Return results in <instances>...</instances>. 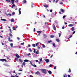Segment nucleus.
I'll use <instances>...</instances> for the list:
<instances>
[{"mask_svg":"<svg viewBox=\"0 0 77 77\" xmlns=\"http://www.w3.org/2000/svg\"><path fill=\"white\" fill-rule=\"evenodd\" d=\"M53 27L54 30H56V27H55V25H54V24H53Z\"/></svg>","mask_w":77,"mask_h":77,"instance_id":"6e6552de","label":"nucleus"},{"mask_svg":"<svg viewBox=\"0 0 77 77\" xmlns=\"http://www.w3.org/2000/svg\"><path fill=\"white\" fill-rule=\"evenodd\" d=\"M45 61L46 62H49L50 60L48 59H47L45 60Z\"/></svg>","mask_w":77,"mask_h":77,"instance_id":"9d476101","label":"nucleus"},{"mask_svg":"<svg viewBox=\"0 0 77 77\" xmlns=\"http://www.w3.org/2000/svg\"><path fill=\"white\" fill-rule=\"evenodd\" d=\"M0 61L1 62H7V61L5 59H0Z\"/></svg>","mask_w":77,"mask_h":77,"instance_id":"7ed1b4c3","label":"nucleus"},{"mask_svg":"<svg viewBox=\"0 0 77 77\" xmlns=\"http://www.w3.org/2000/svg\"><path fill=\"white\" fill-rule=\"evenodd\" d=\"M42 58H41L40 59V62H41V61H42Z\"/></svg>","mask_w":77,"mask_h":77,"instance_id":"603ef678","label":"nucleus"},{"mask_svg":"<svg viewBox=\"0 0 77 77\" xmlns=\"http://www.w3.org/2000/svg\"><path fill=\"white\" fill-rule=\"evenodd\" d=\"M75 33V31H74V32H73L72 33V34H74V33Z\"/></svg>","mask_w":77,"mask_h":77,"instance_id":"864d4df0","label":"nucleus"},{"mask_svg":"<svg viewBox=\"0 0 77 77\" xmlns=\"http://www.w3.org/2000/svg\"><path fill=\"white\" fill-rule=\"evenodd\" d=\"M63 77H67V75L65 74V75H63Z\"/></svg>","mask_w":77,"mask_h":77,"instance_id":"bb28decb","label":"nucleus"},{"mask_svg":"<svg viewBox=\"0 0 77 77\" xmlns=\"http://www.w3.org/2000/svg\"><path fill=\"white\" fill-rule=\"evenodd\" d=\"M53 46H54V47H56V45L55 44V43H53Z\"/></svg>","mask_w":77,"mask_h":77,"instance_id":"a878e982","label":"nucleus"},{"mask_svg":"<svg viewBox=\"0 0 77 77\" xmlns=\"http://www.w3.org/2000/svg\"><path fill=\"white\" fill-rule=\"evenodd\" d=\"M11 22H14V19H11Z\"/></svg>","mask_w":77,"mask_h":77,"instance_id":"dca6fc26","label":"nucleus"},{"mask_svg":"<svg viewBox=\"0 0 77 77\" xmlns=\"http://www.w3.org/2000/svg\"><path fill=\"white\" fill-rule=\"evenodd\" d=\"M48 72L49 74H50V75H51V74H52V72L50 70H49L48 71Z\"/></svg>","mask_w":77,"mask_h":77,"instance_id":"9b49d317","label":"nucleus"},{"mask_svg":"<svg viewBox=\"0 0 77 77\" xmlns=\"http://www.w3.org/2000/svg\"><path fill=\"white\" fill-rule=\"evenodd\" d=\"M15 56L17 57V58H20V56L18 55V54H15Z\"/></svg>","mask_w":77,"mask_h":77,"instance_id":"423d86ee","label":"nucleus"},{"mask_svg":"<svg viewBox=\"0 0 77 77\" xmlns=\"http://www.w3.org/2000/svg\"><path fill=\"white\" fill-rule=\"evenodd\" d=\"M58 35H59V37H60V36H61V33H59Z\"/></svg>","mask_w":77,"mask_h":77,"instance_id":"7c9ffc66","label":"nucleus"},{"mask_svg":"<svg viewBox=\"0 0 77 77\" xmlns=\"http://www.w3.org/2000/svg\"><path fill=\"white\" fill-rule=\"evenodd\" d=\"M42 47L43 48H45V46L44 45H43Z\"/></svg>","mask_w":77,"mask_h":77,"instance_id":"58836bf2","label":"nucleus"},{"mask_svg":"<svg viewBox=\"0 0 77 77\" xmlns=\"http://www.w3.org/2000/svg\"><path fill=\"white\" fill-rule=\"evenodd\" d=\"M46 70V69H42L41 71H42L43 73H44V74H45L47 73Z\"/></svg>","mask_w":77,"mask_h":77,"instance_id":"f257e3e1","label":"nucleus"},{"mask_svg":"<svg viewBox=\"0 0 77 77\" xmlns=\"http://www.w3.org/2000/svg\"><path fill=\"white\" fill-rule=\"evenodd\" d=\"M65 18V16L64 15L63 16V19H64V18Z\"/></svg>","mask_w":77,"mask_h":77,"instance_id":"de8ad7c7","label":"nucleus"},{"mask_svg":"<svg viewBox=\"0 0 77 77\" xmlns=\"http://www.w3.org/2000/svg\"><path fill=\"white\" fill-rule=\"evenodd\" d=\"M13 30H16V29L14 27H13Z\"/></svg>","mask_w":77,"mask_h":77,"instance_id":"79ce46f5","label":"nucleus"},{"mask_svg":"<svg viewBox=\"0 0 77 77\" xmlns=\"http://www.w3.org/2000/svg\"><path fill=\"white\" fill-rule=\"evenodd\" d=\"M35 52H36V49H35L34 50L33 53H35Z\"/></svg>","mask_w":77,"mask_h":77,"instance_id":"a19ab883","label":"nucleus"},{"mask_svg":"<svg viewBox=\"0 0 77 77\" xmlns=\"http://www.w3.org/2000/svg\"><path fill=\"white\" fill-rule=\"evenodd\" d=\"M10 33H12V31L11 30V29H10Z\"/></svg>","mask_w":77,"mask_h":77,"instance_id":"13d9d810","label":"nucleus"},{"mask_svg":"<svg viewBox=\"0 0 77 77\" xmlns=\"http://www.w3.org/2000/svg\"><path fill=\"white\" fill-rule=\"evenodd\" d=\"M19 60L20 61V62L21 63H22V62H23V60H22L21 59H19Z\"/></svg>","mask_w":77,"mask_h":77,"instance_id":"412c9836","label":"nucleus"},{"mask_svg":"<svg viewBox=\"0 0 77 77\" xmlns=\"http://www.w3.org/2000/svg\"><path fill=\"white\" fill-rule=\"evenodd\" d=\"M32 47H36V45H35V44H32Z\"/></svg>","mask_w":77,"mask_h":77,"instance_id":"4be33fe9","label":"nucleus"},{"mask_svg":"<svg viewBox=\"0 0 77 77\" xmlns=\"http://www.w3.org/2000/svg\"><path fill=\"white\" fill-rule=\"evenodd\" d=\"M60 14H62V12H61V11H60L59 12Z\"/></svg>","mask_w":77,"mask_h":77,"instance_id":"680f3d73","label":"nucleus"},{"mask_svg":"<svg viewBox=\"0 0 77 77\" xmlns=\"http://www.w3.org/2000/svg\"><path fill=\"white\" fill-rule=\"evenodd\" d=\"M38 49L39 50L40 49V48H41V47H38Z\"/></svg>","mask_w":77,"mask_h":77,"instance_id":"5fc2aeb1","label":"nucleus"},{"mask_svg":"<svg viewBox=\"0 0 77 77\" xmlns=\"http://www.w3.org/2000/svg\"><path fill=\"white\" fill-rule=\"evenodd\" d=\"M72 35H71L69 37V38H71V37H72Z\"/></svg>","mask_w":77,"mask_h":77,"instance_id":"3c124183","label":"nucleus"},{"mask_svg":"<svg viewBox=\"0 0 77 77\" xmlns=\"http://www.w3.org/2000/svg\"><path fill=\"white\" fill-rule=\"evenodd\" d=\"M29 51H30L31 52H32V49H31V48H29Z\"/></svg>","mask_w":77,"mask_h":77,"instance_id":"f704fd0d","label":"nucleus"},{"mask_svg":"<svg viewBox=\"0 0 77 77\" xmlns=\"http://www.w3.org/2000/svg\"><path fill=\"white\" fill-rule=\"evenodd\" d=\"M26 2H27L26 0H24L23 1V3H26Z\"/></svg>","mask_w":77,"mask_h":77,"instance_id":"c9c22d12","label":"nucleus"},{"mask_svg":"<svg viewBox=\"0 0 77 77\" xmlns=\"http://www.w3.org/2000/svg\"><path fill=\"white\" fill-rule=\"evenodd\" d=\"M24 42L21 43V45H24Z\"/></svg>","mask_w":77,"mask_h":77,"instance_id":"a18cd8bd","label":"nucleus"},{"mask_svg":"<svg viewBox=\"0 0 77 77\" xmlns=\"http://www.w3.org/2000/svg\"><path fill=\"white\" fill-rule=\"evenodd\" d=\"M35 28H34L33 32H35Z\"/></svg>","mask_w":77,"mask_h":77,"instance_id":"6e6d98bb","label":"nucleus"},{"mask_svg":"<svg viewBox=\"0 0 77 77\" xmlns=\"http://www.w3.org/2000/svg\"><path fill=\"white\" fill-rule=\"evenodd\" d=\"M54 35H51V38H54Z\"/></svg>","mask_w":77,"mask_h":77,"instance_id":"72a5a7b5","label":"nucleus"},{"mask_svg":"<svg viewBox=\"0 0 77 77\" xmlns=\"http://www.w3.org/2000/svg\"><path fill=\"white\" fill-rule=\"evenodd\" d=\"M52 42V41L51 40L49 41H48V43H51V42Z\"/></svg>","mask_w":77,"mask_h":77,"instance_id":"c85d7f7f","label":"nucleus"},{"mask_svg":"<svg viewBox=\"0 0 77 77\" xmlns=\"http://www.w3.org/2000/svg\"><path fill=\"white\" fill-rule=\"evenodd\" d=\"M41 32H42V31H37V32L38 33H39L37 35V36H40L41 35Z\"/></svg>","mask_w":77,"mask_h":77,"instance_id":"f03ea898","label":"nucleus"},{"mask_svg":"<svg viewBox=\"0 0 77 77\" xmlns=\"http://www.w3.org/2000/svg\"><path fill=\"white\" fill-rule=\"evenodd\" d=\"M40 74V72L38 71L35 73V74H37V75H39V74Z\"/></svg>","mask_w":77,"mask_h":77,"instance_id":"0eeeda50","label":"nucleus"},{"mask_svg":"<svg viewBox=\"0 0 77 77\" xmlns=\"http://www.w3.org/2000/svg\"><path fill=\"white\" fill-rule=\"evenodd\" d=\"M71 72V69L69 68V69L68 72Z\"/></svg>","mask_w":77,"mask_h":77,"instance_id":"cd10ccee","label":"nucleus"},{"mask_svg":"<svg viewBox=\"0 0 77 77\" xmlns=\"http://www.w3.org/2000/svg\"><path fill=\"white\" fill-rule=\"evenodd\" d=\"M56 41H57V42H59V41H60V40H59V39H56Z\"/></svg>","mask_w":77,"mask_h":77,"instance_id":"5701e85b","label":"nucleus"},{"mask_svg":"<svg viewBox=\"0 0 77 77\" xmlns=\"http://www.w3.org/2000/svg\"><path fill=\"white\" fill-rule=\"evenodd\" d=\"M17 38L18 41H19V40H20V38H19V37H17Z\"/></svg>","mask_w":77,"mask_h":77,"instance_id":"bf43d9fd","label":"nucleus"},{"mask_svg":"<svg viewBox=\"0 0 77 77\" xmlns=\"http://www.w3.org/2000/svg\"><path fill=\"white\" fill-rule=\"evenodd\" d=\"M68 26L69 27H72L73 26V24H69L68 25Z\"/></svg>","mask_w":77,"mask_h":77,"instance_id":"a211bd4d","label":"nucleus"},{"mask_svg":"<svg viewBox=\"0 0 77 77\" xmlns=\"http://www.w3.org/2000/svg\"><path fill=\"white\" fill-rule=\"evenodd\" d=\"M19 15H20L21 14V8H20L19 10Z\"/></svg>","mask_w":77,"mask_h":77,"instance_id":"39448f33","label":"nucleus"},{"mask_svg":"<svg viewBox=\"0 0 77 77\" xmlns=\"http://www.w3.org/2000/svg\"><path fill=\"white\" fill-rule=\"evenodd\" d=\"M9 35L10 36H12V34L11 33L9 34Z\"/></svg>","mask_w":77,"mask_h":77,"instance_id":"c03bdc74","label":"nucleus"},{"mask_svg":"<svg viewBox=\"0 0 77 77\" xmlns=\"http://www.w3.org/2000/svg\"><path fill=\"white\" fill-rule=\"evenodd\" d=\"M53 55L52 54L50 57V58H51V57H53Z\"/></svg>","mask_w":77,"mask_h":77,"instance_id":"052dcab7","label":"nucleus"},{"mask_svg":"<svg viewBox=\"0 0 77 77\" xmlns=\"http://www.w3.org/2000/svg\"><path fill=\"white\" fill-rule=\"evenodd\" d=\"M43 36L44 37H47V36L45 34H44Z\"/></svg>","mask_w":77,"mask_h":77,"instance_id":"4d7b16f0","label":"nucleus"},{"mask_svg":"<svg viewBox=\"0 0 77 77\" xmlns=\"http://www.w3.org/2000/svg\"><path fill=\"white\" fill-rule=\"evenodd\" d=\"M11 0V3L12 4H14V2H15V0Z\"/></svg>","mask_w":77,"mask_h":77,"instance_id":"1a4fd4ad","label":"nucleus"},{"mask_svg":"<svg viewBox=\"0 0 77 77\" xmlns=\"http://www.w3.org/2000/svg\"><path fill=\"white\" fill-rule=\"evenodd\" d=\"M41 44V43H40L39 42H38L36 44V46H37L38 44Z\"/></svg>","mask_w":77,"mask_h":77,"instance_id":"c756f323","label":"nucleus"},{"mask_svg":"<svg viewBox=\"0 0 77 77\" xmlns=\"http://www.w3.org/2000/svg\"><path fill=\"white\" fill-rule=\"evenodd\" d=\"M65 29V27L64 26H63L62 27V29Z\"/></svg>","mask_w":77,"mask_h":77,"instance_id":"338daca9","label":"nucleus"},{"mask_svg":"<svg viewBox=\"0 0 77 77\" xmlns=\"http://www.w3.org/2000/svg\"><path fill=\"white\" fill-rule=\"evenodd\" d=\"M10 45L11 46V47H13V43H11V44H10Z\"/></svg>","mask_w":77,"mask_h":77,"instance_id":"2f4dec72","label":"nucleus"},{"mask_svg":"<svg viewBox=\"0 0 77 77\" xmlns=\"http://www.w3.org/2000/svg\"><path fill=\"white\" fill-rule=\"evenodd\" d=\"M60 4L61 5H62L63 4V2H60Z\"/></svg>","mask_w":77,"mask_h":77,"instance_id":"8fccbe9b","label":"nucleus"},{"mask_svg":"<svg viewBox=\"0 0 77 77\" xmlns=\"http://www.w3.org/2000/svg\"><path fill=\"white\" fill-rule=\"evenodd\" d=\"M31 46L29 44V45H28V47H30Z\"/></svg>","mask_w":77,"mask_h":77,"instance_id":"49530a36","label":"nucleus"},{"mask_svg":"<svg viewBox=\"0 0 77 77\" xmlns=\"http://www.w3.org/2000/svg\"><path fill=\"white\" fill-rule=\"evenodd\" d=\"M5 1H6L7 2H11V0H5Z\"/></svg>","mask_w":77,"mask_h":77,"instance_id":"393cba45","label":"nucleus"},{"mask_svg":"<svg viewBox=\"0 0 77 77\" xmlns=\"http://www.w3.org/2000/svg\"><path fill=\"white\" fill-rule=\"evenodd\" d=\"M8 15H9L10 16H11V14H8Z\"/></svg>","mask_w":77,"mask_h":77,"instance_id":"e2e57ef3","label":"nucleus"},{"mask_svg":"<svg viewBox=\"0 0 77 77\" xmlns=\"http://www.w3.org/2000/svg\"><path fill=\"white\" fill-rule=\"evenodd\" d=\"M44 7L45 8H48V5H44Z\"/></svg>","mask_w":77,"mask_h":77,"instance_id":"f3484780","label":"nucleus"},{"mask_svg":"<svg viewBox=\"0 0 77 77\" xmlns=\"http://www.w3.org/2000/svg\"><path fill=\"white\" fill-rule=\"evenodd\" d=\"M60 11L62 12L63 13L64 12V10L62 9H60Z\"/></svg>","mask_w":77,"mask_h":77,"instance_id":"2eb2a0df","label":"nucleus"},{"mask_svg":"<svg viewBox=\"0 0 77 77\" xmlns=\"http://www.w3.org/2000/svg\"><path fill=\"white\" fill-rule=\"evenodd\" d=\"M15 12H13L12 13V15H15Z\"/></svg>","mask_w":77,"mask_h":77,"instance_id":"4c0bfd02","label":"nucleus"},{"mask_svg":"<svg viewBox=\"0 0 77 77\" xmlns=\"http://www.w3.org/2000/svg\"><path fill=\"white\" fill-rule=\"evenodd\" d=\"M8 39V41H10V42H12V41H13V40H11V38L10 37H9Z\"/></svg>","mask_w":77,"mask_h":77,"instance_id":"f8f14e48","label":"nucleus"},{"mask_svg":"<svg viewBox=\"0 0 77 77\" xmlns=\"http://www.w3.org/2000/svg\"><path fill=\"white\" fill-rule=\"evenodd\" d=\"M49 11L50 12H53V10H50Z\"/></svg>","mask_w":77,"mask_h":77,"instance_id":"37998d69","label":"nucleus"},{"mask_svg":"<svg viewBox=\"0 0 77 77\" xmlns=\"http://www.w3.org/2000/svg\"><path fill=\"white\" fill-rule=\"evenodd\" d=\"M38 53H39V51H36L35 52V53L36 54H39Z\"/></svg>","mask_w":77,"mask_h":77,"instance_id":"b1692460","label":"nucleus"},{"mask_svg":"<svg viewBox=\"0 0 77 77\" xmlns=\"http://www.w3.org/2000/svg\"><path fill=\"white\" fill-rule=\"evenodd\" d=\"M15 5L13 4L12 5L11 8H14V7H15Z\"/></svg>","mask_w":77,"mask_h":77,"instance_id":"4468645a","label":"nucleus"},{"mask_svg":"<svg viewBox=\"0 0 77 77\" xmlns=\"http://www.w3.org/2000/svg\"><path fill=\"white\" fill-rule=\"evenodd\" d=\"M51 66H53V65L52 64L50 65L49 67H51Z\"/></svg>","mask_w":77,"mask_h":77,"instance_id":"ea45409f","label":"nucleus"},{"mask_svg":"<svg viewBox=\"0 0 77 77\" xmlns=\"http://www.w3.org/2000/svg\"><path fill=\"white\" fill-rule=\"evenodd\" d=\"M64 24H65L66 25V24H68V23H67L66 22H65L64 23Z\"/></svg>","mask_w":77,"mask_h":77,"instance_id":"0e129e2a","label":"nucleus"},{"mask_svg":"<svg viewBox=\"0 0 77 77\" xmlns=\"http://www.w3.org/2000/svg\"><path fill=\"white\" fill-rule=\"evenodd\" d=\"M54 69H56V66H54Z\"/></svg>","mask_w":77,"mask_h":77,"instance_id":"09e8293b","label":"nucleus"},{"mask_svg":"<svg viewBox=\"0 0 77 77\" xmlns=\"http://www.w3.org/2000/svg\"><path fill=\"white\" fill-rule=\"evenodd\" d=\"M1 20H2V21H6V20L4 19H1Z\"/></svg>","mask_w":77,"mask_h":77,"instance_id":"473e14b6","label":"nucleus"},{"mask_svg":"<svg viewBox=\"0 0 77 77\" xmlns=\"http://www.w3.org/2000/svg\"><path fill=\"white\" fill-rule=\"evenodd\" d=\"M15 2V3H17L18 2V0H16Z\"/></svg>","mask_w":77,"mask_h":77,"instance_id":"e433bc0d","label":"nucleus"},{"mask_svg":"<svg viewBox=\"0 0 77 77\" xmlns=\"http://www.w3.org/2000/svg\"><path fill=\"white\" fill-rule=\"evenodd\" d=\"M30 77H33V76L32 75H30Z\"/></svg>","mask_w":77,"mask_h":77,"instance_id":"774afa93","label":"nucleus"},{"mask_svg":"<svg viewBox=\"0 0 77 77\" xmlns=\"http://www.w3.org/2000/svg\"><path fill=\"white\" fill-rule=\"evenodd\" d=\"M22 65H23V66H25V65H26V63H25V62H23L22 63Z\"/></svg>","mask_w":77,"mask_h":77,"instance_id":"aec40b11","label":"nucleus"},{"mask_svg":"<svg viewBox=\"0 0 77 77\" xmlns=\"http://www.w3.org/2000/svg\"><path fill=\"white\" fill-rule=\"evenodd\" d=\"M71 30H72V31H74V30H75V29H74V27H72V28H71Z\"/></svg>","mask_w":77,"mask_h":77,"instance_id":"ddd939ff","label":"nucleus"},{"mask_svg":"<svg viewBox=\"0 0 77 77\" xmlns=\"http://www.w3.org/2000/svg\"><path fill=\"white\" fill-rule=\"evenodd\" d=\"M67 75L68 77H71V76H70V75Z\"/></svg>","mask_w":77,"mask_h":77,"instance_id":"69168bd1","label":"nucleus"},{"mask_svg":"<svg viewBox=\"0 0 77 77\" xmlns=\"http://www.w3.org/2000/svg\"><path fill=\"white\" fill-rule=\"evenodd\" d=\"M30 63L31 65H32V66H34V67H36V66H37L36 65H35V64H32V62L31 61H30Z\"/></svg>","mask_w":77,"mask_h":77,"instance_id":"20e7f679","label":"nucleus"},{"mask_svg":"<svg viewBox=\"0 0 77 77\" xmlns=\"http://www.w3.org/2000/svg\"><path fill=\"white\" fill-rule=\"evenodd\" d=\"M24 62H29V60H24Z\"/></svg>","mask_w":77,"mask_h":77,"instance_id":"6ab92c4d","label":"nucleus"}]
</instances>
